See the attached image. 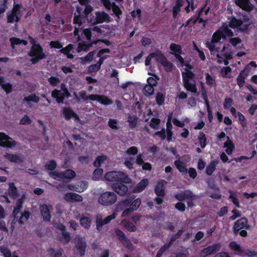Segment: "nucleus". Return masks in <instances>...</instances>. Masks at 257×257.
Segmentation results:
<instances>
[{
    "mask_svg": "<svg viewBox=\"0 0 257 257\" xmlns=\"http://www.w3.org/2000/svg\"><path fill=\"white\" fill-rule=\"evenodd\" d=\"M233 35L232 32L228 28L227 25L223 26L215 32L211 41H208L205 45L211 54H216V61L218 63H224L225 65L228 64V60L232 58V53L228 47L222 46L221 43H219L221 39H225L226 37H231Z\"/></svg>",
    "mask_w": 257,
    "mask_h": 257,
    "instance_id": "obj_1",
    "label": "nucleus"
},
{
    "mask_svg": "<svg viewBox=\"0 0 257 257\" xmlns=\"http://www.w3.org/2000/svg\"><path fill=\"white\" fill-rule=\"evenodd\" d=\"M171 53L175 55L177 61V65L178 67H184V71L182 72L183 83L184 87L192 93L197 92V88L195 81V74L192 72L193 66L188 62H185L184 59L181 56L182 53L181 48L180 45L171 44L170 47Z\"/></svg>",
    "mask_w": 257,
    "mask_h": 257,
    "instance_id": "obj_2",
    "label": "nucleus"
},
{
    "mask_svg": "<svg viewBox=\"0 0 257 257\" xmlns=\"http://www.w3.org/2000/svg\"><path fill=\"white\" fill-rule=\"evenodd\" d=\"M105 179L109 182H123L129 184L132 180L125 173L121 171H110L107 172L104 175Z\"/></svg>",
    "mask_w": 257,
    "mask_h": 257,
    "instance_id": "obj_3",
    "label": "nucleus"
},
{
    "mask_svg": "<svg viewBox=\"0 0 257 257\" xmlns=\"http://www.w3.org/2000/svg\"><path fill=\"white\" fill-rule=\"evenodd\" d=\"M43 51L44 49L40 44L31 46L28 55L32 57L31 59L32 64H37L39 61L46 58L47 56Z\"/></svg>",
    "mask_w": 257,
    "mask_h": 257,
    "instance_id": "obj_4",
    "label": "nucleus"
},
{
    "mask_svg": "<svg viewBox=\"0 0 257 257\" xmlns=\"http://www.w3.org/2000/svg\"><path fill=\"white\" fill-rule=\"evenodd\" d=\"M22 5L20 4H14L13 8L10 13L7 14V22L13 24L14 22H19L22 17L21 9Z\"/></svg>",
    "mask_w": 257,
    "mask_h": 257,
    "instance_id": "obj_5",
    "label": "nucleus"
},
{
    "mask_svg": "<svg viewBox=\"0 0 257 257\" xmlns=\"http://www.w3.org/2000/svg\"><path fill=\"white\" fill-rule=\"evenodd\" d=\"M117 200V196L115 193L106 191L99 196L98 201L104 206H109L113 204Z\"/></svg>",
    "mask_w": 257,
    "mask_h": 257,
    "instance_id": "obj_6",
    "label": "nucleus"
},
{
    "mask_svg": "<svg viewBox=\"0 0 257 257\" xmlns=\"http://www.w3.org/2000/svg\"><path fill=\"white\" fill-rule=\"evenodd\" d=\"M16 145V142L4 133L0 134V146L11 148Z\"/></svg>",
    "mask_w": 257,
    "mask_h": 257,
    "instance_id": "obj_7",
    "label": "nucleus"
},
{
    "mask_svg": "<svg viewBox=\"0 0 257 257\" xmlns=\"http://www.w3.org/2000/svg\"><path fill=\"white\" fill-rule=\"evenodd\" d=\"M248 227L247 220L242 217L235 222L233 229L234 232L237 234L240 230L243 228L248 229Z\"/></svg>",
    "mask_w": 257,
    "mask_h": 257,
    "instance_id": "obj_8",
    "label": "nucleus"
},
{
    "mask_svg": "<svg viewBox=\"0 0 257 257\" xmlns=\"http://www.w3.org/2000/svg\"><path fill=\"white\" fill-rule=\"evenodd\" d=\"M175 197L179 201L186 200H195L197 198V196L193 194L190 190H186L184 192L176 194Z\"/></svg>",
    "mask_w": 257,
    "mask_h": 257,
    "instance_id": "obj_9",
    "label": "nucleus"
},
{
    "mask_svg": "<svg viewBox=\"0 0 257 257\" xmlns=\"http://www.w3.org/2000/svg\"><path fill=\"white\" fill-rule=\"evenodd\" d=\"M172 128L173 126L172 122H167L166 123V130L162 129V140L166 139L168 142H171L172 140Z\"/></svg>",
    "mask_w": 257,
    "mask_h": 257,
    "instance_id": "obj_10",
    "label": "nucleus"
},
{
    "mask_svg": "<svg viewBox=\"0 0 257 257\" xmlns=\"http://www.w3.org/2000/svg\"><path fill=\"white\" fill-rule=\"evenodd\" d=\"M123 182L115 183L112 185L113 190L121 196L125 195L128 191V187Z\"/></svg>",
    "mask_w": 257,
    "mask_h": 257,
    "instance_id": "obj_11",
    "label": "nucleus"
},
{
    "mask_svg": "<svg viewBox=\"0 0 257 257\" xmlns=\"http://www.w3.org/2000/svg\"><path fill=\"white\" fill-rule=\"evenodd\" d=\"M229 26L230 28L244 31L247 30V26L242 23V21L232 18L229 22Z\"/></svg>",
    "mask_w": 257,
    "mask_h": 257,
    "instance_id": "obj_12",
    "label": "nucleus"
},
{
    "mask_svg": "<svg viewBox=\"0 0 257 257\" xmlns=\"http://www.w3.org/2000/svg\"><path fill=\"white\" fill-rule=\"evenodd\" d=\"M95 25L98 24H101L104 22H109L110 17L106 13L103 11H96L95 12Z\"/></svg>",
    "mask_w": 257,
    "mask_h": 257,
    "instance_id": "obj_13",
    "label": "nucleus"
},
{
    "mask_svg": "<svg viewBox=\"0 0 257 257\" xmlns=\"http://www.w3.org/2000/svg\"><path fill=\"white\" fill-rule=\"evenodd\" d=\"M221 247V244L220 243L213 244L210 245L207 247L204 248L200 253V255L202 257L210 254L215 251H218Z\"/></svg>",
    "mask_w": 257,
    "mask_h": 257,
    "instance_id": "obj_14",
    "label": "nucleus"
},
{
    "mask_svg": "<svg viewBox=\"0 0 257 257\" xmlns=\"http://www.w3.org/2000/svg\"><path fill=\"white\" fill-rule=\"evenodd\" d=\"M89 98L90 100H97L101 104H103L104 105H108L112 103V100L105 95L90 94L89 95Z\"/></svg>",
    "mask_w": 257,
    "mask_h": 257,
    "instance_id": "obj_15",
    "label": "nucleus"
},
{
    "mask_svg": "<svg viewBox=\"0 0 257 257\" xmlns=\"http://www.w3.org/2000/svg\"><path fill=\"white\" fill-rule=\"evenodd\" d=\"M40 209L44 220L47 222L50 221L51 216L49 206L46 204H43L40 205Z\"/></svg>",
    "mask_w": 257,
    "mask_h": 257,
    "instance_id": "obj_16",
    "label": "nucleus"
},
{
    "mask_svg": "<svg viewBox=\"0 0 257 257\" xmlns=\"http://www.w3.org/2000/svg\"><path fill=\"white\" fill-rule=\"evenodd\" d=\"M62 114L65 119L67 120L70 119L72 117L78 119L77 114L70 107H63Z\"/></svg>",
    "mask_w": 257,
    "mask_h": 257,
    "instance_id": "obj_17",
    "label": "nucleus"
},
{
    "mask_svg": "<svg viewBox=\"0 0 257 257\" xmlns=\"http://www.w3.org/2000/svg\"><path fill=\"white\" fill-rule=\"evenodd\" d=\"M64 198L67 201L69 202H81L83 200V197L81 195L73 192L66 193L64 195Z\"/></svg>",
    "mask_w": 257,
    "mask_h": 257,
    "instance_id": "obj_18",
    "label": "nucleus"
},
{
    "mask_svg": "<svg viewBox=\"0 0 257 257\" xmlns=\"http://www.w3.org/2000/svg\"><path fill=\"white\" fill-rule=\"evenodd\" d=\"M51 96L53 98H55L58 103H63L64 100L65 98L63 94L62 90H59L55 89L51 92Z\"/></svg>",
    "mask_w": 257,
    "mask_h": 257,
    "instance_id": "obj_19",
    "label": "nucleus"
},
{
    "mask_svg": "<svg viewBox=\"0 0 257 257\" xmlns=\"http://www.w3.org/2000/svg\"><path fill=\"white\" fill-rule=\"evenodd\" d=\"M235 4L240 8L246 11H250L252 9L253 6L249 0H235Z\"/></svg>",
    "mask_w": 257,
    "mask_h": 257,
    "instance_id": "obj_20",
    "label": "nucleus"
},
{
    "mask_svg": "<svg viewBox=\"0 0 257 257\" xmlns=\"http://www.w3.org/2000/svg\"><path fill=\"white\" fill-rule=\"evenodd\" d=\"M149 184L148 179H143L137 184L133 189L134 193H140L142 192Z\"/></svg>",
    "mask_w": 257,
    "mask_h": 257,
    "instance_id": "obj_21",
    "label": "nucleus"
},
{
    "mask_svg": "<svg viewBox=\"0 0 257 257\" xmlns=\"http://www.w3.org/2000/svg\"><path fill=\"white\" fill-rule=\"evenodd\" d=\"M204 7L201 8L199 12H198V17L196 18H191L189 20H188L186 24L185 25H183V26H187L189 25H190L191 24V23L192 22L193 24H195L197 21H198V22L199 23H203V27H205V22H204L202 18H200L201 15V13L203 12V10H204Z\"/></svg>",
    "mask_w": 257,
    "mask_h": 257,
    "instance_id": "obj_22",
    "label": "nucleus"
},
{
    "mask_svg": "<svg viewBox=\"0 0 257 257\" xmlns=\"http://www.w3.org/2000/svg\"><path fill=\"white\" fill-rule=\"evenodd\" d=\"M115 232L119 241H121L123 244L128 245V244L131 243L130 240L125 236V234L122 231L117 229L115 230Z\"/></svg>",
    "mask_w": 257,
    "mask_h": 257,
    "instance_id": "obj_23",
    "label": "nucleus"
},
{
    "mask_svg": "<svg viewBox=\"0 0 257 257\" xmlns=\"http://www.w3.org/2000/svg\"><path fill=\"white\" fill-rule=\"evenodd\" d=\"M174 164L180 172L183 174H186L187 173L188 170L186 168V164L181 160L180 158L175 161Z\"/></svg>",
    "mask_w": 257,
    "mask_h": 257,
    "instance_id": "obj_24",
    "label": "nucleus"
},
{
    "mask_svg": "<svg viewBox=\"0 0 257 257\" xmlns=\"http://www.w3.org/2000/svg\"><path fill=\"white\" fill-rule=\"evenodd\" d=\"M248 75V72L245 69L242 70L237 77V83L240 88L243 86L245 82V79Z\"/></svg>",
    "mask_w": 257,
    "mask_h": 257,
    "instance_id": "obj_25",
    "label": "nucleus"
},
{
    "mask_svg": "<svg viewBox=\"0 0 257 257\" xmlns=\"http://www.w3.org/2000/svg\"><path fill=\"white\" fill-rule=\"evenodd\" d=\"M206 84L210 87H214L216 85V78L214 76H212L208 73H205V74Z\"/></svg>",
    "mask_w": 257,
    "mask_h": 257,
    "instance_id": "obj_26",
    "label": "nucleus"
},
{
    "mask_svg": "<svg viewBox=\"0 0 257 257\" xmlns=\"http://www.w3.org/2000/svg\"><path fill=\"white\" fill-rule=\"evenodd\" d=\"M5 157L12 163L20 164L22 162V160L20 157L16 154L6 153Z\"/></svg>",
    "mask_w": 257,
    "mask_h": 257,
    "instance_id": "obj_27",
    "label": "nucleus"
},
{
    "mask_svg": "<svg viewBox=\"0 0 257 257\" xmlns=\"http://www.w3.org/2000/svg\"><path fill=\"white\" fill-rule=\"evenodd\" d=\"M76 248L79 252L80 256H82L84 255L85 250L86 248V244L85 242L82 240H79L76 244Z\"/></svg>",
    "mask_w": 257,
    "mask_h": 257,
    "instance_id": "obj_28",
    "label": "nucleus"
},
{
    "mask_svg": "<svg viewBox=\"0 0 257 257\" xmlns=\"http://www.w3.org/2000/svg\"><path fill=\"white\" fill-rule=\"evenodd\" d=\"M30 213L28 211H25L21 214V216L15 219L14 221H17L19 224L23 225L24 223L28 220L30 217Z\"/></svg>",
    "mask_w": 257,
    "mask_h": 257,
    "instance_id": "obj_29",
    "label": "nucleus"
},
{
    "mask_svg": "<svg viewBox=\"0 0 257 257\" xmlns=\"http://www.w3.org/2000/svg\"><path fill=\"white\" fill-rule=\"evenodd\" d=\"M111 9H112L113 12L112 15H114L116 16V19L115 20L117 22H118L120 19V16L122 14V11L114 2H113V5Z\"/></svg>",
    "mask_w": 257,
    "mask_h": 257,
    "instance_id": "obj_30",
    "label": "nucleus"
},
{
    "mask_svg": "<svg viewBox=\"0 0 257 257\" xmlns=\"http://www.w3.org/2000/svg\"><path fill=\"white\" fill-rule=\"evenodd\" d=\"M8 193L9 196L15 199L18 197L17 188L16 187L14 183H10Z\"/></svg>",
    "mask_w": 257,
    "mask_h": 257,
    "instance_id": "obj_31",
    "label": "nucleus"
},
{
    "mask_svg": "<svg viewBox=\"0 0 257 257\" xmlns=\"http://www.w3.org/2000/svg\"><path fill=\"white\" fill-rule=\"evenodd\" d=\"M218 164V161L216 160H213L211 161L206 168V173L208 175H211L213 172L216 169L217 165Z\"/></svg>",
    "mask_w": 257,
    "mask_h": 257,
    "instance_id": "obj_32",
    "label": "nucleus"
},
{
    "mask_svg": "<svg viewBox=\"0 0 257 257\" xmlns=\"http://www.w3.org/2000/svg\"><path fill=\"white\" fill-rule=\"evenodd\" d=\"M92 44L90 43H87L86 42H80L78 44L77 51L78 52L80 53L82 51H88L90 47L91 46Z\"/></svg>",
    "mask_w": 257,
    "mask_h": 257,
    "instance_id": "obj_33",
    "label": "nucleus"
},
{
    "mask_svg": "<svg viewBox=\"0 0 257 257\" xmlns=\"http://www.w3.org/2000/svg\"><path fill=\"white\" fill-rule=\"evenodd\" d=\"M23 206V202L21 199L18 200L16 203V206L14 208L13 215L14 216L13 221L15 220L16 218H18V215L20 213Z\"/></svg>",
    "mask_w": 257,
    "mask_h": 257,
    "instance_id": "obj_34",
    "label": "nucleus"
},
{
    "mask_svg": "<svg viewBox=\"0 0 257 257\" xmlns=\"http://www.w3.org/2000/svg\"><path fill=\"white\" fill-rule=\"evenodd\" d=\"M184 0H176L175 5L173 8V17L176 18L177 15L180 11V8L183 5Z\"/></svg>",
    "mask_w": 257,
    "mask_h": 257,
    "instance_id": "obj_35",
    "label": "nucleus"
},
{
    "mask_svg": "<svg viewBox=\"0 0 257 257\" xmlns=\"http://www.w3.org/2000/svg\"><path fill=\"white\" fill-rule=\"evenodd\" d=\"M224 147L226 148L225 152L228 155L231 154L234 149V146L229 137H227V140L224 143Z\"/></svg>",
    "mask_w": 257,
    "mask_h": 257,
    "instance_id": "obj_36",
    "label": "nucleus"
},
{
    "mask_svg": "<svg viewBox=\"0 0 257 257\" xmlns=\"http://www.w3.org/2000/svg\"><path fill=\"white\" fill-rule=\"evenodd\" d=\"M138 118L136 115H129L127 117V122L129 123V126L133 129L137 126Z\"/></svg>",
    "mask_w": 257,
    "mask_h": 257,
    "instance_id": "obj_37",
    "label": "nucleus"
},
{
    "mask_svg": "<svg viewBox=\"0 0 257 257\" xmlns=\"http://www.w3.org/2000/svg\"><path fill=\"white\" fill-rule=\"evenodd\" d=\"M155 192L157 196L155 199L156 202L158 205H161V180L158 181L157 185L155 188Z\"/></svg>",
    "mask_w": 257,
    "mask_h": 257,
    "instance_id": "obj_38",
    "label": "nucleus"
},
{
    "mask_svg": "<svg viewBox=\"0 0 257 257\" xmlns=\"http://www.w3.org/2000/svg\"><path fill=\"white\" fill-rule=\"evenodd\" d=\"M162 66H163L165 70L167 72H170L172 70L173 64L162 56Z\"/></svg>",
    "mask_w": 257,
    "mask_h": 257,
    "instance_id": "obj_39",
    "label": "nucleus"
},
{
    "mask_svg": "<svg viewBox=\"0 0 257 257\" xmlns=\"http://www.w3.org/2000/svg\"><path fill=\"white\" fill-rule=\"evenodd\" d=\"M220 74L222 77L230 78L232 77L231 69L228 67H223L220 71Z\"/></svg>",
    "mask_w": 257,
    "mask_h": 257,
    "instance_id": "obj_40",
    "label": "nucleus"
},
{
    "mask_svg": "<svg viewBox=\"0 0 257 257\" xmlns=\"http://www.w3.org/2000/svg\"><path fill=\"white\" fill-rule=\"evenodd\" d=\"M153 58H155L158 62L161 61V57H159L158 54L155 53H152L147 57L145 60V65L146 66L149 65Z\"/></svg>",
    "mask_w": 257,
    "mask_h": 257,
    "instance_id": "obj_41",
    "label": "nucleus"
},
{
    "mask_svg": "<svg viewBox=\"0 0 257 257\" xmlns=\"http://www.w3.org/2000/svg\"><path fill=\"white\" fill-rule=\"evenodd\" d=\"M91 220L89 217H82L80 219L81 225L86 229H88L90 227Z\"/></svg>",
    "mask_w": 257,
    "mask_h": 257,
    "instance_id": "obj_42",
    "label": "nucleus"
},
{
    "mask_svg": "<svg viewBox=\"0 0 257 257\" xmlns=\"http://www.w3.org/2000/svg\"><path fill=\"white\" fill-rule=\"evenodd\" d=\"M136 198V196L134 195L128 197L122 200L119 203V205L122 206L124 208L130 207L131 205L132 201Z\"/></svg>",
    "mask_w": 257,
    "mask_h": 257,
    "instance_id": "obj_43",
    "label": "nucleus"
},
{
    "mask_svg": "<svg viewBox=\"0 0 257 257\" xmlns=\"http://www.w3.org/2000/svg\"><path fill=\"white\" fill-rule=\"evenodd\" d=\"M61 173L63 174L64 176L63 177L62 179H73L75 177L76 175L75 172L71 169H67L64 172H61Z\"/></svg>",
    "mask_w": 257,
    "mask_h": 257,
    "instance_id": "obj_44",
    "label": "nucleus"
},
{
    "mask_svg": "<svg viewBox=\"0 0 257 257\" xmlns=\"http://www.w3.org/2000/svg\"><path fill=\"white\" fill-rule=\"evenodd\" d=\"M106 158L107 157L105 155L98 156L94 161L93 165L96 168L100 167L102 163L106 159Z\"/></svg>",
    "mask_w": 257,
    "mask_h": 257,
    "instance_id": "obj_45",
    "label": "nucleus"
},
{
    "mask_svg": "<svg viewBox=\"0 0 257 257\" xmlns=\"http://www.w3.org/2000/svg\"><path fill=\"white\" fill-rule=\"evenodd\" d=\"M88 187V183L86 181H80L78 184V187L75 189V191L82 192Z\"/></svg>",
    "mask_w": 257,
    "mask_h": 257,
    "instance_id": "obj_46",
    "label": "nucleus"
},
{
    "mask_svg": "<svg viewBox=\"0 0 257 257\" xmlns=\"http://www.w3.org/2000/svg\"><path fill=\"white\" fill-rule=\"evenodd\" d=\"M229 198L231 200L232 203L237 207H239L240 205L237 198L234 192L232 190L229 191Z\"/></svg>",
    "mask_w": 257,
    "mask_h": 257,
    "instance_id": "obj_47",
    "label": "nucleus"
},
{
    "mask_svg": "<svg viewBox=\"0 0 257 257\" xmlns=\"http://www.w3.org/2000/svg\"><path fill=\"white\" fill-rule=\"evenodd\" d=\"M24 101L26 102L33 101L35 103H38L40 101V98L35 94H32L27 97L24 98Z\"/></svg>",
    "mask_w": 257,
    "mask_h": 257,
    "instance_id": "obj_48",
    "label": "nucleus"
},
{
    "mask_svg": "<svg viewBox=\"0 0 257 257\" xmlns=\"http://www.w3.org/2000/svg\"><path fill=\"white\" fill-rule=\"evenodd\" d=\"M45 168L50 171H53L57 167V163L55 160H51L45 165Z\"/></svg>",
    "mask_w": 257,
    "mask_h": 257,
    "instance_id": "obj_49",
    "label": "nucleus"
},
{
    "mask_svg": "<svg viewBox=\"0 0 257 257\" xmlns=\"http://www.w3.org/2000/svg\"><path fill=\"white\" fill-rule=\"evenodd\" d=\"M240 255L247 257L257 256V252L249 249L242 250V251L240 252Z\"/></svg>",
    "mask_w": 257,
    "mask_h": 257,
    "instance_id": "obj_50",
    "label": "nucleus"
},
{
    "mask_svg": "<svg viewBox=\"0 0 257 257\" xmlns=\"http://www.w3.org/2000/svg\"><path fill=\"white\" fill-rule=\"evenodd\" d=\"M141 203V200L140 198H135L131 202V205L130 207L134 210V211H136L139 207L140 204Z\"/></svg>",
    "mask_w": 257,
    "mask_h": 257,
    "instance_id": "obj_51",
    "label": "nucleus"
},
{
    "mask_svg": "<svg viewBox=\"0 0 257 257\" xmlns=\"http://www.w3.org/2000/svg\"><path fill=\"white\" fill-rule=\"evenodd\" d=\"M48 81L50 84L53 87H56L60 83L59 78L55 76H51L48 79Z\"/></svg>",
    "mask_w": 257,
    "mask_h": 257,
    "instance_id": "obj_52",
    "label": "nucleus"
},
{
    "mask_svg": "<svg viewBox=\"0 0 257 257\" xmlns=\"http://www.w3.org/2000/svg\"><path fill=\"white\" fill-rule=\"evenodd\" d=\"M229 246L231 249H232L235 251H237L238 252V253H237V254L240 255V252L242 251V250L240 248V245L239 244H238L236 242H235V241L230 242L229 243Z\"/></svg>",
    "mask_w": 257,
    "mask_h": 257,
    "instance_id": "obj_53",
    "label": "nucleus"
},
{
    "mask_svg": "<svg viewBox=\"0 0 257 257\" xmlns=\"http://www.w3.org/2000/svg\"><path fill=\"white\" fill-rule=\"evenodd\" d=\"M198 140L201 147L204 148L206 145V138L205 135L203 133H200L198 136Z\"/></svg>",
    "mask_w": 257,
    "mask_h": 257,
    "instance_id": "obj_54",
    "label": "nucleus"
},
{
    "mask_svg": "<svg viewBox=\"0 0 257 257\" xmlns=\"http://www.w3.org/2000/svg\"><path fill=\"white\" fill-rule=\"evenodd\" d=\"M1 87L7 94L12 91L13 85L9 82H4L3 85H2Z\"/></svg>",
    "mask_w": 257,
    "mask_h": 257,
    "instance_id": "obj_55",
    "label": "nucleus"
},
{
    "mask_svg": "<svg viewBox=\"0 0 257 257\" xmlns=\"http://www.w3.org/2000/svg\"><path fill=\"white\" fill-rule=\"evenodd\" d=\"M96 229L98 231L102 229L103 225H105L104 220L101 217H96Z\"/></svg>",
    "mask_w": 257,
    "mask_h": 257,
    "instance_id": "obj_56",
    "label": "nucleus"
},
{
    "mask_svg": "<svg viewBox=\"0 0 257 257\" xmlns=\"http://www.w3.org/2000/svg\"><path fill=\"white\" fill-rule=\"evenodd\" d=\"M83 18H84L83 17ZM82 17L81 15H77L76 13L74 15V18L73 20V24H77L78 27H80L82 25Z\"/></svg>",
    "mask_w": 257,
    "mask_h": 257,
    "instance_id": "obj_57",
    "label": "nucleus"
},
{
    "mask_svg": "<svg viewBox=\"0 0 257 257\" xmlns=\"http://www.w3.org/2000/svg\"><path fill=\"white\" fill-rule=\"evenodd\" d=\"M229 42L232 46L236 48L241 47V40L238 38H231L229 39Z\"/></svg>",
    "mask_w": 257,
    "mask_h": 257,
    "instance_id": "obj_58",
    "label": "nucleus"
},
{
    "mask_svg": "<svg viewBox=\"0 0 257 257\" xmlns=\"http://www.w3.org/2000/svg\"><path fill=\"white\" fill-rule=\"evenodd\" d=\"M144 94L147 96H149L154 93V86L151 85L147 84L144 88Z\"/></svg>",
    "mask_w": 257,
    "mask_h": 257,
    "instance_id": "obj_59",
    "label": "nucleus"
},
{
    "mask_svg": "<svg viewBox=\"0 0 257 257\" xmlns=\"http://www.w3.org/2000/svg\"><path fill=\"white\" fill-rule=\"evenodd\" d=\"M73 48V45L71 44H69L68 45H67L65 47H62L60 50L59 52L66 55V54H68V53L72 51Z\"/></svg>",
    "mask_w": 257,
    "mask_h": 257,
    "instance_id": "obj_60",
    "label": "nucleus"
},
{
    "mask_svg": "<svg viewBox=\"0 0 257 257\" xmlns=\"http://www.w3.org/2000/svg\"><path fill=\"white\" fill-rule=\"evenodd\" d=\"M93 10V9L91 5L88 4L85 5V7L83 11V18H88L89 15L92 13Z\"/></svg>",
    "mask_w": 257,
    "mask_h": 257,
    "instance_id": "obj_61",
    "label": "nucleus"
},
{
    "mask_svg": "<svg viewBox=\"0 0 257 257\" xmlns=\"http://www.w3.org/2000/svg\"><path fill=\"white\" fill-rule=\"evenodd\" d=\"M0 251L4 257H12L11 250L7 247L1 246Z\"/></svg>",
    "mask_w": 257,
    "mask_h": 257,
    "instance_id": "obj_62",
    "label": "nucleus"
},
{
    "mask_svg": "<svg viewBox=\"0 0 257 257\" xmlns=\"http://www.w3.org/2000/svg\"><path fill=\"white\" fill-rule=\"evenodd\" d=\"M108 126L113 130L118 129V127L117 126V121L116 119L113 118H110L108 122Z\"/></svg>",
    "mask_w": 257,
    "mask_h": 257,
    "instance_id": "obj_63",
    "label": "nucleus"
},
{
    "mask_svg": "<svg viewBox=\"0 0 257 257\" xmlns=\"http://www.w3.org/2000/svg\"><path fill=\"white\" fill-rule=\"evenodd\" d=\"M48 251L51 255H53V257H61L62 255V252L61 250H58L55 252V249L53 248H49L48 249Z\"/></svg>",
    "mask_w": 257,
    "mask_h": 257,
    "instance_id": "obj_64",
    "label": "nucleus"
}]
</instances>
